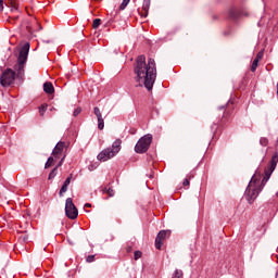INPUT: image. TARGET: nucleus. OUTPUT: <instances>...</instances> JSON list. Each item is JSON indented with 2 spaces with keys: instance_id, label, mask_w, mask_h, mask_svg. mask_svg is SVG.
Here are the masks:
<instances>
[{
  "instance_id": "18",
  "label": "nucleus",
  "mask_w": 278,
  "mask_h": 278,
  "mask_svg": "<svg viewBox=\"0 0 278 278\" xmlns=\"http://www.w3.org/2000/svg\"><path fill=\"white\" fill-rule=\"evenodd\" d=\"M260 65V61L255 60L253 61L252 63V66H251V72L252 73H255V71H257V66Z\"/></svg>"
},
{
  "instance_id": "26",
  "label": "nucleus",
  "mask_w": 278,
  "mask_h": 278,
  "mask_svg": "<svg viewBox=\"0 0 278 278\" xmlns=\"http://www.w3.org/2000/svg\"><path fill=\"white\" fill-rule=\"evenodd\" d=\"M79 114H81V108H76L73 112V116H79Z\"/></svg>"
},
{
  "instance_id": "24",
  "label": "nucleus",
  "mask_w": 278,
  "mask_h": 278,
  "mask_svg": "<svg viewBox=\"0 0 278 278\" xmlns=\"http://www.w3.org/2000/svg\"><path fill=\"white\" fill-rule=\"evenodd\" d=\"M66 190H68V185L63 184V186L60 189V197H62V194H64V192H66Z\"/></svg>"
},
{
  "instance_id": "28",
  "label": "nucleus",
  "mask_w": 278,
  "mask_h": 278,
  "mask_svg": "<svg viewBox=\"0 0 278 278\" xmlns=\"http://www.w3.org/2000/svg\"><path fill=\"white\" fill-rule=\"evenodd\" d=\"M73 179V175H70L66 179H65V181H64V184L63 185H65V186H71V180Z\"/></svg>"
},
{
  "instance_id": "16",
  "label": "nucleus",
  "mask_w": 278,
  "mask_h": 278,
  "mask_svg": "<svg viewBox=\"0 0 278 278\" xmlns=\"http://www.w3.org/2000/svg\"><path fill=\"white\" fill-rule=\"evenodd\" d=\"M103 194H109V197H114V189L110 187H104L102 190Z\"/></svg>"
},
{
  "instance_id": "20",
  "label": "nucleus",
  "mask_w": 278,
  "mask_h": 278,
  "mask_svg": "<svg viewBox=\"0 0 278 278\" xmlns=\"http://www.w3.org/2000/svg\"><path fill=\"white\" fill-rule=\"evenodd\" d=\"M101 25V18L93 20L92 27L93 29H98Z\"/></svg>"
},
{
  "instance_id": "9",
  "label": "nucleus",
  "mask_w": 278,
  "mask_h": 278,
  "mask_svg": "<svg viewBox=\"0 0 278 278\" xmlns=\"http://www.w3.org/2000/svg\"><path fill=\"white\" fill-rule=\"evenodd\" d=\"M93 114H96L98 118V129L102 131V129L105 127V122L103 119V115L101 114V110L98 106L93 108Z\"/></svg>"
},
{
  "instance_id": "38",
  "label": "nucleus",
  "mask_w": 278,
  "mask_h": 278,
  "mask_svg": "<svg viewBox=\"0 0 278 278\" xmlns=\"http://www.w3.org/2000/svg\"><path fill=\"white\" fill-rule=\"evenodd\" d=\"M11 2L14 1V0H10Z\"/></svg>"
},
{
  "instance_id": "11",
  "label": "nucleus",
  "mask_w": 278,
  "mask_h": 278,
  "mask_svg": "<svg viewBox=\"0 0 278 278\" xmlns=\"http://www.w3.org/2000/svg\"><path fill=\"white\" fill-rule=\"evenodd\" d=\"M229 18H231L232 21H236L237 18H240V16H242V11H240L239 9L232 8L229 10Z\"/></svg>"
},
{
  "instance_id": "7",
  "label": "nucleus",
  "mask_w": 278,
  "mask_h": 278,
  "mask_svg": "<svg viewBox=\"0 0 278 278\" xmlns=\"http://www.w3.org/2000/svg\"><path fill=\"white\" fill-rule=\"evenodd\" d=\"M65 214L71 220H75L79 216V211L75 206V203H73V198H67L65 201Z\"/></svg>"
},
{
  "instance_id": "15",
  "label": "nucleus",
  "mask_w": 278,
  "mask_h": 278,
  "mask_svg": "<svg viewBox=\"0 0 278 278\" xmlns=\"http://www.w3.org/2000/svg\"><path fill=\"white\" fill-rule=\"evenodd\" d=\"M54 160H58V159H55V156H49L48 161L45 164V168H51V166H53Z\"/></svg>"
},
{
  "instance_id": "13",
  "label": "nucleus",
  "mask_w": 278,
  "mask_h": 278,
  "mask_svg": "<svg viewBox=\"0 0 278 278\" xmlns=\"http://www.w3.org/2000/svg\"><path fill=\"white\" fill-rule=\"evenodd\" d=\"M149 8H151V0H143L142 10L144 12V16H149Z\"/></svg>"
},
{
  "instance_id": "5",
  "label": "nucleus",
  "mask_w": 278,
  "mask_h": 278,
  "mask_svg": "<svg viewBox=\"0 0 278 278\" xmlns=\"http://www.w3.org/2000/svg\"><path fill=\"white\" fill-rule=\"evenodd\" d=\"M218 116H222L219 119V125H225L229 121V116L233 114V102L228 101L226 105L218 106L217 109Z\"/></svg>"
},
{
  "instance_id": "8",
  "label": "nucleus",
  "mask_w": 278,
  "mask_h": 278,
  "mask_svg": "<svg viewBox=\"0 0 278 278\" xmlns=\"http://www.w3.org/2000/svg\"><path fill=\"white\" fill-rule=\"evenodd\" d=\"M168 236H170V230H161L155 238V249L160 251L164 244L165 238H168Z\"/></svg>"
},
{
  "instance_id": "36",
  "label": "nucleus",
  "mask_w": 278,
  "mask_h": 278,
  "mask_svg": "<svg viewBox=\"0 0 278 278\" xmlns=\"http://www.w3.org/2000/svg\"><path fill=\"white\" fill-rule=\"evenodd\" d=\"M14 10H16V5H13Z\"/></svg>"
},
{
  "instance_id": "33",
  "label": "nucleus",
  "mask_w": 278,
  "mask_h": 278,
  "mask_svg": "<svg viewBox=\"0 0 278 278\" xmlns=\"http://www.w3.org/2000/svg\"><path fill=\"white\" fill-rule=\"evenodd\" d=\"M0 12H3V0H0Z\"/></svg>"
},
{
  "instance_id": "12",
  "label": "nucleus",
  "mask_w": 278,
  "mask_h": 278,
  "mask_svg": "<svg viewBox=\"0 0 278 278\" xmlns=\"http://www.w3.org/2000/svg\"><path fill=\"white\" fill-rule=\"evenodd\" d=\"M43 92H46V94H53V92H55V88L53 87V84L50 81L45 83Z\"/></svg>"
},
{
  "instance_id": "2",
  "label": "nucleus",
  "mask_w": 278,
  "mask_h": 278,
  "mask_svg": "<svg viewBox=\"0 0 278 278\" xmlns=\"http://www.w3.org/2000/svg\"><path fill=\"white\" fill-rule=\"evenodd\" d=\"M134 73L138 86H144L149 91L153 90V84L157 77L154 59H149L147 63V56L139 55L135 62Z\"/></svg>"
},
{
  "instance_id": "6",
  "label": "nucleus",
  "mask_w": 278,
  "mask_h": 278,
  "mask_svg": "<svg viewBox=\"0 0 278 278\" xmlns=\"http://www.w3.org/2000/svg\"><path fill=\"white\" fill-rule=\"evenodd\" d=\"M153 142V135L148 134L141 137L135 146L136 153H147Z\"/></svg>"
},
{
  "instance_id": "29",
  "label": "nucleus",
  "mask_w": 278,
  "mask_h": 278,
  "mask_svg": "<svg viewBox=\"0 0 278 278\" xmlns=\"http://www.w3.org/2000/svg\"><path fill=\"white\" fill-rule=\"evenodd\" d=\"M86 262H88V264H92V262H94V255H88Z\"/></svg>"
},
{
  "instance_id": "19",
  "label": "nucleus",
  "mask_w": 278,
  "mask_h": 278,
  "mask_svg": "<svg viewBox=\"0 0 278 278\" xmlns=\"http://www.w3.org/2000/svg\"><path fill=\"white\" fill-rule=\"evenodd\" d=\"M47 108H48L47 104H41L39 106V114H40V116H45V112H47Z\"/></svg>"
},
{
  "instance_id": "34",
  "label": "nucleus",
  "mask_w": 278,
  "mask_h": 278,
  "mask_svg": "<svg viewBox=\"0 0 278 278\" xmlns=\"http://www.w3.org/2000/svg\"><path fill=\"white\" fill-rule=\"evenodd\" d=\"M85 207H92V204L86 203V204H85Z\"/></svg>"
},
{
  "instance_id": "32",
  "label": "nucleus",
  "mask_w": 278,
  "mask_h": 278,
  "mask_svg": "<svg viewBox=\"0 0 278 278\" xmlns=\"http://www.w3.org/2000/svg\"><path fill=\"white\" fill-rule=\"evenodd\" d=\"M28 34H34V28L31 26H26Z\"/></svg>"
},
{
  "instance_id": "4",
  "label": "nucleus",
  "mask_w": 278,
  "mask_h": 278,
  "mask_svg": "<svg viewBox=\"0 0 278 278\" xmlns=\"http://www.w3.org/2000/svg\"><path fill=\"white\" fill-rule=\"evenodd\" d=\"M123 144V140L121 139H116L113 143L112 147L106 148L104 150H102L99 154H98V160L100 162H108V160H112V157H115L122 149Z\"/></svg>"
},
{
  "instance_id": "21",
  "label": "nucleus",
  "mask_w": 278,
  "mask_h": 278,
  "mask_svg": "<svg viewBox=\"0 0 278 278\" xmlns=\"http://www.w3.org/2000/svg\"><path fill=\"white\" fill-rule=\"evenodd\" d=\"M260 144H261L262 147H268V138L262 137V138L260 139Z\"/></svg>"
},
{
  "instance_id": "30",
  "label": "nucleus",
  "mask_w": 278,
  "mask_h": 278,
  "mask_svg": "<svg viewBox=\"0 0 278 278\" xmlns=\"http://www.w3.org/2000/svg\"><path fill=\"white\" fill-rule=\"evenodd\" d=\"M262 58H264V52H258L257 54H256V56H255V59L254 60H257V62H260V60H262Z\"/></svg>"
},
{
  "instance_id": "23",
  "label": "nucleus",
  "mask_w": 278,
  "mask_h": 278,
  "mask_svg": "<svg viewBox=\"0 0 278 278\" xmlns=\"http://www.w3.org/2000/svg\"><path fill=\"white\" fill-rule=\"evenodd\" d=\"M192 179V176H187V178L182 181V186L186 188L190 186V180Z\"/></svg>"
},
{
  "instance_id": "35",
  "label": "nucleus",
  "mask_w": 278,
  "mask_h": 278,
  "mask_svg": "<svg viewBox=\"0 0 278 278\" xmlns=\"http://www.w3.org/2000/svg\"><path fill=\"white\" fill-rule=\"evenodd\" d=\"M17 18H18V16H15V17H14V21H16Z\"/></svg>"
},
{
  "instance_id": "10",
  "label": "nucleus",
  "mask_w": 278,
  "mask_h": 278,
  "mask_svg": "<svg viewBox=\"0 0 278 278\" xmlns=\"http://www.w3.org/2000/svg\"><path fill=\"white\" fill-rule=\"evenodd\" d=\"M64 142L59 141L56 143V146L54 147L53 151H52V155L54 157V160H60V157H62V151H64Z\"/></svg>"
},
{
  "instance_id": "22",
  "label": "nucleus",
  "mask_w": 278,
  "mask_h": 278,
  "mask_svg": "<svg viewBox=\"0 0 278 278\" xmlns=\"http://www.w3.org/2000/svg\"><path fill=\"white\" fill-rule=\"evenodd\" d=\"M129 1H131V0H123V2L119 5V10H125V8H127V5H129Z\"/></svg>"
},
{
  "instance_id": "27",
  "label": "nucleus",
  "mask_w": 278,
  "mask_h": 278,
  "mask_svg": "<svg viewBox=\"0 0 278 278\" xmlns=\"http://www.w3.org/2000/svg\"><path fill=\"white\" fill-rule=\"evenodd\" d=\"M65 157H66V155H63L62 159L60 160V162L58 163V165L54 167V168H56V170H58V168H60V166H62L64 164Z\"/></svg>"
},
{
  "instance_id": "3",
  "label": "nucleus",
  "mask_w": 278,
  "mask_h": 278,
  "mask_svg": "<svg viewBox=\"0 0 278 278\" xmlns=\"http://www.w3.org/2000/svg\"><path fill=\"white\" fill-rule=\"evenodd\" d=\"M29 42L24 43V46L20 50V54L17 58V63L14 65V70L7 68L1 77L0 84L3 88H8V86H12L15 79H25V64H27V58L29 55Z\"/></svg>"
},
{
  "instance_id": "17",
  "label": "nucleus",
  "mask_w": 278,
  "mask_h": 278,
  "mask_svg": "<svg viewBox=\"0 0 278 278\" xmlns=\"http://www.w3.org/2000/svg\"><path fill=\"white\" fill-rule=\"evenodd\" d=\"M56 176H58V167H54V168L50 172V174H49V176H48V179H49V180L55 179Z\"/></svg>"
},
{
  "instance_id": "31",
  "label": "nucleus",
  "mask_w": 278,
  "mask_h": 278,
  "mask_svg": "<svg viewBox=\"0 0 278 278\" xmlns=\"http://www.w3.org/2000/svg\"><path fill=\"white\" fill-rule=\"evenodd\" d=\"M211 129L213 131V134H216V129H218V126H216V124L211 126Z\"/></svg>"
},
{
  "instance_id": "37",
  "label": "nucleus",
  "mask_w": 278,
  "mask_h": 278,
  "mask_svg": "<svg viewBox=\"0 0 278 278\" xmlns=\"http://www.w3.org/2000/svg\"><path fill=\"white\" fill-rule=\"evenodd\" d=\"M276 195L278 197V192L276 193Z\"/></svg>"
},
{
  "instance_id": "25",
  "label": "nucleus",
  "mask_w": 278,
  "mask_h": 278,
  "mask_svg": "<svg viewBox=\"0 0 278 278\" xmlns=\"http://www.w3.org/2000/svg\"><path fill=\"white\" fill-rule=\"evenodd\" d=\"M140 257H142V252L141 251H135L134 258L136 261H138V260H140Z\"/></svg>"
},
{
  "instance_id": "1",
  "label": "nucleus",
  "mask_w": 278,
  "mask_h": 278,
  "mask_svg": "<svg viewBox=\"0 0 278 278\" xmlns=\"http://www.w3.org/2000/svg\"><path fill=\"white\" fill-rule=\"evenodd\" d=\"M277 164H278V152L276 151L273 154L269 161V164L264 169V177L261 182H260V179H257V175L260 177L262 175V172L260 170V168L256 169L255 174L250 180L244 192V197L250 204L253 203V201H255L260 195V192L264 190V186L268 184V179H270L273 173H275V168H277Z\"/></svg>"
},
{
  "instance_id": "14",
  "label": "nucleus",
  "mask_w": 278,
  "mask_h": 278,
  "mask_svg": "<svg viewBox=\"0 0 278 278\" xmlns=\"http://www.w3.org/2000/svg\"><path fill=\"white\" fill-rule=\"evenodd\" d=\"M172 278H184V270L175 269L172 274Z\"/></svg>"
}]
</instances>
